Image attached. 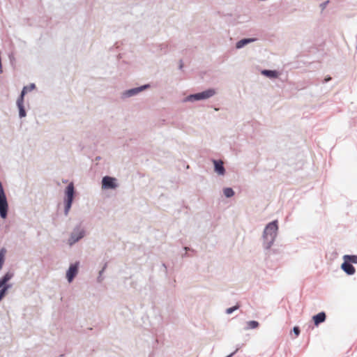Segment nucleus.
Wrapping results in <instances>:
<instances>
[{
  "instance_id": "f257e3e1",
  "label": "nucleus",
  "mask_w": 357,
  "mask_h": 357,
  "mask_svg": "<svg viewBox=\"0 0 357 357\" xmlns=\"http://www.w3.org/2000/svg\"><path fill=\"white\" fill-rule=\"evenodd\" d=\"M278 230V221L273 220L269 222L264 228L262 238L263 246L266 250H268L273 245L277 236Z\"/></svg>"
},
{
  "instance_id": "f03ea898",
  "label": "nucleus",
  "mask_w": 357,
  "mask_h": 357,
  "mask_svg": "<svg viewBox=\"0 0 357 357\" xmlns=\"http://www.w3.org/2000/svg\"><path fill=\"white\" fill-rule=\"evenodd\" d=\"M217 93V90L214 88L207 89L202 92L190 94L183 99V102H195L197 101L206 100L213 97Z\"/></svg>"
},
{
  "instance_id": "7ed1b4c3",
  "label": "nucleus",
  "mask_w": 357,
  "mask_h": 357,
  "mask_svg": "<svg viewBox=\"0 0 357 357\" xmlns=\"http://www.w3.org/2000/svg\"><path fill=\"white\" fill-rule=\"evenodd\" d=\"M14 275L13 271H8L0 278V302L7 294L8 291L13 287V284L9 282Z\"/></svg>"
},
{
  "instance_id": "20e7f679",
  "label": "nucleus",
  "mask_w": 357,
  "mask_h": 357,
  "mask_svg": "<svg viewBox=\"0 0 357 357\" xmlns=\"http://www.w3.org/2000/svg\"><path fill=\"white\" fill-rule=\"evenodd\" d=\"M86 229L81 225H76L69 235L67 243L72 247L86 236Z\"/></svg>"
},
{
  "instance_id": "39448f33",
  "label": "nucleus",
  "mask_w": 357,
  "mask_h": 357,
  "mask_svg": "<svg viewBox=\"0 0 357 357\" xmlns=\"http://www.w3.org/2000/svg\"><path fill=\"white\" fill-rule=\"evenodd\" d=\"M101 184L103 190H115L119 187L117 178L109 176L102 177Z\"/></svg>"
},
{
  "instance_id": "423d86ee",
  "label": "nucleus",
  "mask_w": 357,
  "mask_h": 357,
  "mask_svg": "<svg viewBox=\"0 0 357 357\" xmlns=\"http://www.w3.org/2000/svg\"><path fill=\"white\" fill-rule=\"evenodd\" d=\"M150 85L147 84L138 87L126 90L122 93L121 98L123 99H126L133 96H136L141 92L144 91V90L148 89Z\"/></svg>"
},
{
  "instance_id": "0eeeda50",
  "label": "nucleus",
  "mask_w": 357,
  "mask_h": 357,
  "mask_svg": "<svg viewBox=\"0 0 357 357\" xmlns=\"http://www.w3.org/2000/svg\"><path fill=\"white\" fill-rule=\"evenodd\" d=\"M79 262L76 261L74 264H71L66 271V279L69 283L72 282L73 279L78 273Z\"/></svg>"
},
{
  "instance_id": "6e6552de",
  "label": "nucleus",
  "mask_w": 357,
  "mask_h": 357,
  "mask_svg": "<svg viewBox=\"0 0 357 357\" xmlns=\"http://www.w3.org/2000/svg\"><path fill=\"white\" fill-rule=\"evenodd\" d=\"M65 195L64 204H72L75 195V188L73 183H69L66 188Z\"/></svg>"
},
{
  "instance_id": "1a4fd4ad",
  "label": "nucleus",
  "mask_w": 357,
  "mask_h": 357,
  "mask_svg": "<svg viewBox=\"0 0 357 357\" xmlns=\"http://www.w3.org/2000/svg\"><path fill=\"white\" fill-rule=\"evenodd\" d=\"M214 171L219 176H224L225 174V169L224 167L223 162L220 160H213Z\"/></svg>"
},
{
  "instance_id": "9d476101",
  "label": "nucleus",
  "mask_w": 357,
  "mask_h": 357,
  "mask_svg": "<svg viewBox=\"0 0 357 357\" xmlns=\"http://www.w3.org/2000/svg\"><path fill=\"white\" fill-rule=\"evenodd\" d=\"M256 40H257V38H243V39L238 40L236 43L235 46H236V49L240 50V49H242L243 47H244L245 45H247L250 43H252Z\"/></svg>"
},
{
  "instance_id": "9b49d317",
  "label": "nucleus",
  "mask_w": 357,
  "mask_h": 357,
  "mask_svg": "<svg viewBox=\"0 0 357 357\" xmlns=\"http://www.w3.org/2000/svg\"><path fill=\"white\" fill-rule=\"evenodd\" d=\"M342 269L348 275H351L355 273V268L354 266L347 261H344L341 265Z\"/></svg>"
},
{
  "instance_id": "f8f14e48",
  "label": "nucleus",
  "mask_w": 357,
  "mask_h": 357,
  "mask_svg": "<svg viewBox=\"0 0 357 357\" xmlns=\"http://www.w3.org/2000/svg\"><path fill=\"white\" fill-rule=\"evenodd\" d=\"M261 75L271 79L278 78L280 75V73L275 70H261Z\"/></svg>"
},
{
  "instance_id": "ddd939ff",
  "label": "nucleus",
  "mask_w": 357,
  "mask_h": 357,
  "mask_svg": "<svg viewBox=\"0 0 357 357\" xmlns=\"http://www.w3.org/2000/svg\"><path fill=\"white\" fill-rule=\"evenodd\" d=\"M326 318V316L325 312H321L313 316L312 319L314 321V325L318 326L319 324L325 321Z\"/></svg>"
},
{
  "instance_id": "4468645a",
  "label": "nucleus",
  "mask_w": 357,
  "mask_h": 357,
  "mask_svg": "<svg viewBox=\"0 0 357 357\" xmlns=\"http://www.w3.org/2000/svg\"><path fill=\"white\" fill-rule=\"evenodd\" d=\"M16 105L19 111V117L20 119H22L26 117V112L24 108V102L22 101H16Z\"/></svg>"
},
{
  "instance_id": "2eb2a0df",
  "label": "nucleus",
  "mask_w": 357,
  "mask_h": 357,
  "mask_svg": "<svg viewBox=\"0 0 357 357\" xmlns=\"http://www.w3.org/2000/svg\"><path fill=\"white\" fill-rule=\"evenodd\" d=\"M246 324L245 330L255 329L259 326V323L257 321H249Z\"/></svg>"
},
{
  "instance_id": "dca6fc26",
  "label": "nucleus",
  "mask_w": 357,
  "mask_h": 357,
  "mask_svg": "<svg viewBox=\"0 0 357 357\" xmlns=\"http://www.w3.org/2000/svg\"><path fill=\"white\" fill-rule=\"evenodd\" d=\"M6 254V249L4 248H2L0 250V270L2 268L3 265L4 264Z\"/></svg>"
},
{
  "instance_id": "f3484780",
  "label": "nucleus",
  "mask_w": 357,
  "mask_h": 357,
  "mask_svg": "<svg viewBox=\"0 0 357 357\" xmlns=\"http://www.w3.org/2000/svg\"><path fill=\"white\" fill-rule=\"evenodd\" d=\"M223 193H224V195L227 198H230L234 195V191L231 188H224Z\"/></svg>"
},
{
  "instance_id": "a211bd4d",
  "label": "nucleus",
  "mask_w": 357,
  "mask_h": 357,
  "mask_svg": "<svg viewBox=\"0 0 357 357\" xmlns=\"http://www.w3.org/2000/svg\"><path fill=\"white\" fill-rule=\"evenodd\" d=\"M344 259H348L350 262L357 264V255H344Z\"/></svg>"
},
{
  "instance_id": "6ab92c4d",
  "label": "nucleus",
  "mask_w": 357,
  "mask_h": 357,
  "mask_svg": "<svg viewBox=\"0 0 357 357\" xmlns=\"http://www.w3.org/2000/svg\"><path fill=\"white\" fill-rule=\"evenodd\" d=\"M27 93L26 88L23 87L20 96L17 98V101H24V96Z\"/></svg>"
},
{
  "instance_id": "aec40b11",
  "label": "nucleus",
  "mask_w": 357,
  "mask_h": 357,
  "mask_svg": "<svg viewBox=\"0 0 357 357\" xmlns=\"http://www.w3.org/2000/svg\"><path fill=\"white\" fill-rule=\"evenodd\" d=\"M65 204L64 215L66 216H67L69 213L70 208H71L72 204Z\"/></svg>"
},
{
  "instance_id": "412c9836",
  "label": "nucleus",
  "mask_w": 357,
  "mask_h": 357,
  "mask_svg": "<svg viewBox=\"0 0 357 357\" xmlns=\"http://www.w3.org/2000/svg\"><path fill=\"white\" fill-rule=\"evenodd\" d=\"M238 308V305H236V306H234L231 307H229L226 310V313L227 314H230L233 313L235 310H236Z\"/></svg>"
},
{
  "instance_id": "4be33fe9",
  "label": "nucleus",
  "mask_w": 357,
  "mask_h": 357,
  "mask_svg": "<svg viewBox=\"0 0 357 357\" xmlns=\"http://www.w3.org/2000/svg\"><path fill=\"white\" fill-rule=\"evenodd\" d=\"M24 87L26 88V91L28 92L33 90L36 88V85L35 84H30L29 86H25Z\"/></svg>"
},
{
  "instance_id": "5701e85b",
  "label": "nucleus",
  "mask_w": 357,
  "mask_h": 357,
  "mask_svg": "<svg viewBox=\"0 0 357 357\" xmlns=\"http://www.w3.org/2000/svg\"><path fill=\"white\" fill-rule=\"evenodd\" d=\"M293 332L294 333V334L298 336L300 334V329H299V328L298 326L294 327Z\"/></svg>"
},
{
  "instance_id": "b1692460",
  "label": "nucleus",
  "mask_w": 357,
  "mask_h": 357,
  "mask_svg": "<svg viewBox=\"0 0 357 357\" xmlns=\"http://www.w3.org/2000/svg\"><path fill=\"white\" fill-rule=\"evenodd\" d=\"M330 80H331V77H327L324 79V82H329Z\"/></svg>"
},
{
  "instance_id": "393cba45",
  "label": "nucleus",
  "mask_w": 357,
  "mask_h": 357,
  "mask_svg": "<svg viewBox=\"0 0 357 357\" xmlns=\"http://www.w3.org/2000/svg\"><path fill=\"white\" fill-rule=\"evenodd\" d=\"M328 3V1H326V2H324V3H323L321 4L322 8H324L326 7V6L327 5V3Z\"/></svg>"
},
{
  "instance_id": "a878e982",
  "label": "nucleus",
  "mask_w": 357,
  "mask_h": 357,
  "mask_svg": "<svg viewBox=\"0 0 357 357\" xmlns=\"http://www.w3.org/2000/svg\"><path fill=\"white\" fill-rule=\"evenodd\" d=\"M236 351H235L234 352L230 354L229 355H228L226 357H231L235 353H236Z\"/></svg>"
},
{
  "instance_id": "bb28decb",
  "label": "nucleus",
  "mask_w": 357,
  "mask_h": 357,
  "mask_svg": "<svg viewBox=\"0 0 357 357\" xmlns=\"http://www.w3.org/2000/svg\"><path fill=\"white\" fill-rule=\"evenodd\" d=\"M182 67H183V65H182V63H181L180 66H179V68H182Z\"/></svg>"
}]
</instances>
